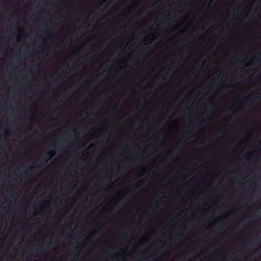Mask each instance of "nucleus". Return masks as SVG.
I'll return each mask as SVG.
<instances>
[{
	"mask_svg": "<svg viewBox=\"0 0 261 261\" xmlns=\"http://www.w3.org/2000/svg\"><path fill=\"white\" fill-rule=\"evenodd\" d=\"M141 0H136L133 2V5L127 9L126 14L124 16V24L123 29L124 30L125 35L126 36L128 40L125 43L123 47L124 51V63L125 64V79L126 81V84L124 88V94L129 96L131 95V81L132 79V72L129 68H130V60L132 56L131 53L132 42L135 38L134 35H132V38H130V35L133 31V18L131 17V11L134 8H137L139 5V2Z\"/></svg>",
	"mask_w": 261,
	"mask_h": 261,
	"instance_id": "nucleus-1",
	"label": "nucleus"
},
{
	"mask_svg": "<svg viewBox=\"0 0 261 261\" xmlns=\"http://www.w3.org/2000/svg\"><path fill=\"white\" fill-rule=\"evenodd\" d=\"M126 123L127 128L124 132V145L123 147V151L125 154L123 161V169L126 172V175L129 176L133 165L131 156L134 154V145L130 143L131 131L132 128L134 129L135 128V125L132 124V121L129 118L126 119Z\"/></svg>",
	"mask_w": 261,
	"mask_h": 261,
	"instance_id": "nucleus-2",
	"label": "nucleus"
},
{
	"mask_svg": "<svg viewBox=\"0 0 261 261\" xmlns=\"http://www.w3.org/2000/svg\"><path fill=\"white\" fill-rule=\"evenodd\" d=\"M136 217L137 214L134 208H130L126 214L125 221L123 222V225L124 229V239L126 242V245L122 250V253L124 257H130L132 255V250L130 245L135 240L136 238L133 236L135 229L131 221V216Z\"/></svg>",
	"mask_w": 261,
	"mask_h": 261,
	"instance_id": "nucleus-3",
	"label": "nucleus"
},
{
	"mask_svg": "<svg viewBox=\"0 0 261 261\" xmlns=\"http://www.w3.org/2000/svg\"><path fill=\"white\" fill-rule=\"evenodd\" d=\"M124 196H125V197L127 196V197H129L130 194H131V193L132 192V188L130 186L126 185L124 187Z\"/></svg>",
	"mask_w": 261,
	"mask_h": 261,
	"instance_id": "nucleus-4",
	"label": "nucleus"
},
{
	"mask_svg": "<svg viewBox=\"0 0 261 261\" xmlns=\"http://www.w3.org/2000/svg\"><path fill=\"white\" fill-rule=\"evenodd\" d=\"M55 155V151L54 150H49L45 154V156L46 158L49 157L51 158Z\"/></svg>",
	"mask_w": 261,
	"mask_h": 261,
	"instance_id": "nucleus-5",
	"label": "nucleus"
},
{
	"mask_svg": "<svg viewBox=\"0 0 261 261\" xmlns=\"http://www.w3.org/2000/svg\"><path fill=\"white\" fill-rule=\"evenodd\" d=\"M92 238L93 236L92 234H90L85 239L84 241H83V244L84 245L86 244L87 242L92 241Z\"/></svg>",
	"mask_w": 261,
	"mask_h": 261,
	"instance_id": "nucleus-6",
	"label": "nucleus"
},
{
	"mask_svg": "<svg viewBox=\"0 0 261 261\" xmlns=\"http://www.w3.org/2000/svg\"><path fill=\"white\" fill-rule=\"evenodd\" d=\"M37 169V167L35 166H31L30 167H29V168L28 169V172H33L36 169Z\"/></svg>",
	"mask_w": 261,
	"mask_h": 261,
	"instance_id": "nucleus-7",
	"label": "nucleus"
},
{
	"mask_svg": "<svg viewBox=\"0 0 261 261\" xmlns=\"http://www.w3.org/2000/svg\"><path fill=\"white\" fill-rule=\"evenodd\" d=\"M251 241L252 242V244H255L257 243L259 241V240L257 239L253 238L252 239Z\"/></svg>",
	"mask_w": 261,
	"mask_h": 261,
	"instance_id": "nucleus-8",
	"label": "nucleus"
},
{
	"mask_svg": "<svg viewBox=\"0 0 261 261\" xmlns=\"http://www.w3.org/2000/svg\"><path fill=\"white\" fill-rule=\"evenodd\" d=\"M253 65V62L252 61H249V62H248L247 63H246V66L247 67H250L252 65Z\"/></svg>",
	"mask_w": 261,
	"mask_h": 261,
	"instance_id": "nucleus-9",
	"label": "nucleus"
},
{
	"mask_svg": "<svg viewBox=\"0 0 261 261\" xmlns=\"http://www.w3.org/2000/svg\"><path fill=\"white\" fill-rule=\"evenodd\" d=\"M125 201H126V205L127 206H128L129 208H130V200H127V199H125Z\"/></svg>",
	"mask_w": 261,
	"mask_h": 261,
	"instance_id": "nucleus-10",
	"label": "nucleus"
},
{
	"mask_svg": "<svg viewBox=\"0 0 261 261\" xmlns=\"http://www.w3.org/2000/svg\"><path fill=\"white\" fill-rule=\"evenodd\" d=\"M249 155H250V156H247V157H246V159H247V160H250V158H252V156H253V154H252V153H249Z\"/></svg>",
	"mask_w": 261,
	"mask_h": 261,
	"instance_id": "nucleus-11",
	"label": "nucleus"
},
{
	"mask_svg": "<svg viewBox=\"0 0 261 261\" xmlns=\"http://www.w3.org/2000/svg\"><path fill=\"white\" fill-rule=\"evenodd\" d=\"M45 202L44 201L43 202H39L38 203V204H37V205H38V206H39L40 205H43V204H45Z\"/></svg>",
	"mask_w": 261,
	"mask_h": 261,
	"instance_id": "nucleus-12",
	"label": "nucleus"
},
{
	"mask_svg": "<svg viewBox=\"0 0 261 261\" xmlns=\"http://www.w3.org/2000/svg\"><path fill=\"white\" fill-rule=\"evenodd\" d=\"M260 55H261V54H260V53H259V55H258V57H257V60H258V61H260V60H260V57H259V56H260Z\"/></svg>",
	"mask_w": 261,
	"mask_h": 261,
	"instance_id": "nucleus-13",
	"label": "nucleus"
},
{
	"mask_svg": "<svg viewBox=\"0 0 261 261\" xmlns=\"http://www.w3.org/2000/svg\"><path fill=\"white\" fill-rule=\"evenodd\" d=\"M60 80V77L59 76V77H58L56 79V82H57V83H58Z\"/></svg>",
	"mask_w": 261,
	"mask_h": 261,
	"instance_id": "nucleus-14",
	"label": "nucleus"
},
{
	"mask_svg": "<svg viewBox=\"0 0 261 261\" xmlns=\"http://www.w3.org/2000/svg\"><path fill=\"white\" fill-rule=\"evenodd\" d=\"M234 109H235V110H236V112H238L239 111V109L238 108L235 107Z\"/></svg>",
	"mask_w": 261,
	"mask_h": 261,
	"instance_id": "nucleus-15",
	"label": "nucleus"
},
{
	"mask_svg": "<svg viewBox=\"0 0 261 261\" xmlns=\"http://www.w3.org/2000/svg\"><path fill=\"white\" fill-rule=\"evenodd\" d=\"M129 115V113L128 112V113H126V117H127Z\"/></svg>",
	"mask_w": 261,
	"mask_h": 261,
	"instance_id": "nucleus-16",
	"label": "nucleus"
},
{
	"mask_svg": "<svg viewBox=\"0 0 261 261\" xmlns=\"http://www.w3.org/2000/svg\"><path fill=\"white\" fill-rule=\"evenodd\" d=\"M227 216L224 215V216H223V218L225 219V218H227Z\"/></svg>",
	"mask_w": 261,
	"mask_h": 261,
	"instance_id": "nucleus-17",
	"label": "nucleus"
},
{
	"mask_svg": "<svg viewBox=\"0 0 261 261\" xmlns=\"http://www.w3.org/2000/svg\"><path fill=\"white\" fill-rule=\"evenodd\" d=\"M16 39V40H17V41H19V38H18V37H17Z\"/></svg>",
	"mask_w": 261,
	"mask_h": 261,
	"instance_id": "nucleus-18",
	"label": "nucleus"
},
{
	"mask_svg": "<svg viewBox=\"0 0 261 261\" xmlns=\"http://www.w3.org/2000/svg\"><path fill=\"white\" fill-rule=\"evenodd\" d=\"M35 112H33V113H32V115H33V116L35 115Z\"/></svg>",
	"mask_w": 261,
	"mask_h": 261,
	"instance_id": "nucleus-19",
	"label": "nucleus"
},
{
	"mask_svg": "<svg viewBox=\"0 0 261 261\" xmlns=\"http://www.w3.org/2000/svg\"><path fill=\"white\" fill-rule=\"evenodd\" d=\"M205 210H206V212H208V211H209V209H206V208H205Z\"/></svg>",
	"mask_w": 261,
	"mask_h": 261,
	"instance_id": "nucleus-20",
	"label": "nucleus"
},
{
	"mask_svg": "<svg viewBox=\"0 0 261 261\" xmlns=\"http://www.w3.org/2000/svg\"><path fill=\"white\" fill-rule=\"evenodd\" d=\"M206 62V61H205L203 63V64L204 65Z\"/></svg>",
	"mask_w": 261,
	"mask_h": 261,
	"instance_id": "nucleus-21",
	"label": "nucleus"
},
{
	"mask_svg": "<svg viewBox=\"0 0 261 261\" xmlns=\"http://www.w3.org/2000/svg\"><path fill=\"white\" fill-rule=\"evenodd\" d=\"M135 110V109H134V108L132 109V111H134Z\"/></svg>",
	"mask_w": 261,
	"mask_h": 261,
	"instance_id": "nucleus-22",
	"label": "nucleus"
},
{
	"mask_svg": "<svg viewBox=\"0 0 261 261\" xmlns=\"http://www.w3.org/2000/svg\"><path fill=\"white\" fill-rule=\"evenodd\" d=\"M140 185V184L138 183V186H139Z\"/></svg>",
	"mask_w": 261,
	"mask_h": 261,
	"instance_id": "nucleus-23",
	"label": "nucleus"
},
{
	"mask_svg": "<svg viewBox=\"0 0 261 261\" xmlns=\"http://www.w3.org/2000/svg\"><path fill=\"white\" fill-rule=\"evenodd\" d=\"M125 261H127V260L125 259Z\"/></svg>",
	"mask_w": 261,
	"mask_h": 261,
	"instance_id": "nucleus-24",
	"label": "nucleus"
}]
</instances>
